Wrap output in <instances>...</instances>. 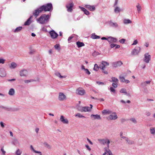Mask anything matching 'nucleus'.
Returning a JSON list of instances; mask_svg holds the SVG:
<instances>
[{
  "mask_svg": "<svg viewBox=\"0 0 155 155\" xmlns=\"http://www.w3.org/2000/svg\"><path fill=\"white\" fill-rule=\"evenodd\" d=\"M50 16L48 15L43 14L41 15L40 17L37 19L39 23L41 24H45L47 23L50 18Z\"/></svg>",
  "mask_w": 155,
  "mask_h": 155,
  "instance_id": "f257e3e1",
  "label": "nucleus"
},
{
  "mask_svg": "<svg viewBox=\"0 0 155 155\" xmlns=\"http://www.w3.org/2000/svg\"><path fill=\"white\" fill-rule=\"evenodd\" d=\"M40 7L42 11H50L53 9L52 5L51 3H48L46 5H43L41 6Z\"/></svg>",
  "mask_w": 155,
  "mask_h": 155,
  "instance_id": "f03ea898",
  "label": "nucleus"
},
{
  "mask_svg": "<svg viewBox=\"0 0 155 155\" xmlns=\"http://www.w3.org/2000/svg\"><path fill=\"white\" fill-rule=\"evenodd\" d=\"M97 140L101 144L109 145L110 143V140L107 138L98 139Z\"/></svg>",
  "mask_w": 155,
  "mask_h": 155,
  "instance_id": "7ed1b4c3",
  "label": "nucleus"
},
{
  "mask_svg": "<svg viewBox=\"0 0 155 155\" xmlns=\"http://www.w3.org/2000/svg\"><path fill=\"white\" fill-rule=\"evenodd\" d=\"M90 107H82L81 108H78V110L81 112H89L91 111L92 108L93 106L91 104L90 105Z\"/></svg>",
  "mask_w": 155,
  "mask_h": 155,
  "instance_id": "20e7f679",
  "label": "nucleus"
},
{
  "mask_svg": "<svg viewBox=\"0 0 155 155\" xmlns=\"http://www.w3.org/2000/svg\"><path fill=\"white\" fill-rule=\"evenodd\" d=\"M117 118L118 117L116 113L112 111L111 113L107 117V119L108 120H115L117 119Z\"/></svg>",
  "mask_w": 155,
  "mask_h": 155,
  "instance_id": "39448f33",
  "label": "nucleus"
},
{
  "mask_svg": "<svg viewBox=\"0 0 155 155\" xmlns=\"http://www.w3.org/2000/svg\"><path fill=\"white\" fill-rule=\"evenodd\" d=\"M76 93L82 96L85 94V91L82 88H79L77 89Z\"/></svg>",
  "mask_w": 155,
  "mask_h": 155,
  "instance_id": "423d86ee",
  "label": "nucleus"
},
{
  "mask_svg": "<svg viewBox=\"0 0 155 155\" xmlns=\"http://www.w3.org/2000/svg\"><path fill=\"white\" fill-rule=\"evenodd\" d=\"M140 48L139 47H136L132 51L131 54L132 55H136L138 54L140 52Z\"/></svg>",
  "mask_w": 155,
  "mask_h": 155,
  "instance_id": "0eeeda50",
  "label": "nucleus"
},
{
  "mask_svg": "<svg viewBox=\"0 0 155 155\" xmlns=\"http://www.w3.org/2000/svg\"><path fill=\"white\" fill-rule=\"evenodd\" d=\"M151 56L148 53H146L144 54L143 61L146 63H148L150 60Z\"/></svg>",
  "mask_w": 155,
  "mask_h": 155,
  "instance_id": "6e6552de",
  "label": "nucleus"
},
{
  "mask_svg": "<svg viewBox=\"0 0 155 155\" xmlns=\"http://www.w3.org/2000/svg\"><path fill=\"white\" fill-rule=\"evenodd\" d=\"M42 11L40 7L35 10L33 12V15L35 16L36 17H37L39 15L40 13L42 12Z\"/></svg>",
  "mask_w": 155,
  "mask_h": 155,
  "instance_id": "1a4fd4ad",
  "label": "nucleus"
},
{
  "mask_svg": "<svg viewBox=\"0 0 155 155\" xmlns=\"http://www.w3.org/2000/svg\"><path fill=\"white\" fill-rule=\"evenodd\" d=\"M58 99L60 101H64L66 99V96L64 93L60 92L59 94Z\"/></svg>",
  "mask_w": 155,
  "mask_h": 155,
  "instance_id": "9d476101",
  "label": "nucleus"
},
{
  "mask_svg": "<svg viewBox=\"0 0 155 155\" xmlns=\"http://www.w3.org/2000/svg\"><path fill=\"white\" fill-rule=\"evenodd\" d=\"M20 75L21 77H26L28 75V71L25 69H22L19 72Z\"/></svg>",
  "mask_w": 155,
  "mask_h": 155,
  "instance_id": "9b49d317",
  "label": "nucleus"
},
{
  "mask_svg": "<svg viewBox=\"0 0 155 155\" xmlns=\"http://www.w3.org/2000/svg\"><path fill=\"white\" fill-rule=\"evenodd\" d=\"M109 65V64L106 61H103L102 62L101 64L100 65L99 68L101 69L104 70L105 68V66H108Z\"/></svg>",
  "mask_w": 155,
  "mask_h": 155,
  "instance_id": "f8f14e48",
  "label": "nucleus"
},
{
  "mask_svg": "<svg viewBox=\"0 0 155 155\" xmlns=\"http://www.w3.org/2000/svg\"><path fill=\"white\" fill-rule=\"evenodd\" d=\"M109 25L112 28H117L119 27V25L117 22H113L111 21H110L109 23Z\"/></svg>",
  "mask_w": 155,
  "mask_h": 155,
  "instance_id": "ddd939ff",
  "label": "nucleus"
},
{
  "mask_svg": "<svg viewBox=\"0 0 155 155\" xmlns=\"http://www.w3.org/2000/svg\"><path fill=\"white\" fill-rule=\"evenodd\" d=\"M51 37L52 39H55L58 36V34L54 30H52L49 32Z\"/></svg>",
  "mask_w": 155,
  "mask_h": 155,
  "instance_id": "4468645a",
  "label": "nucleus"
},
{
  "mask_svg": "<svg viewBox=\"0 0 155 155\" xmlns=\"http://www.w3.org/2000/svg\"><path fill=\"white\" fill-rule=\"evenodd\" d=\"M117 41V39L112 37L110 36L108 38V41L110 43H116Z\"/></svg>",
  "mask_w": 155,
  "mask_h": 155,
  "instance_id": "2eb2a0df",
  "label": "nucleus"
},
{
  "mask_svg": "<svg viewBox=\"0 0 155 155\" xmlns=\"http://www.w3.org/2000/svg\"><path fill=\"white\" fill-rule=\"evenodd\" d=\"M122 64H123L121 61H118L113 62L112 64V65L113 67L116 68L121 66Z\"/></svg>",
  "mask_w": 155,
  "mask_h": 155,
  "instance_id": "dca6fc26",
  "label": "nucleus"
},
{
  "mask_svg": "<svg viewBox=\"0 0 155 155\" xmlns=\"http://www.w3.org/2000/svg\"><path fill=\"white\" fill-rule=\"evenodd\" d=\"M60 120L64 124H68L69 121L67 119H65L64 116L63 115L61 116Z\"/></svg>",
  "mask_w": 155,
  "mask_h": 155,
  "instance_id": "f3484780",
  "label": "nucleus"
},
{
  "mask_svg": "<svg viewBox=\"0 0 155 155\" xmlns=\"http://www.w3.org/2000/svg\"><path fill=\"white\" fill-rule=\"evenodd\" d=\"M74 4L73 3H70L66 5V8L68 12H71L72 10V8L73 7Z\"/></svg>",
  "mask_w": 155,
  "mask_h": 155,
  "instance_id": "a211bd4d",
  "label": "nucleus"
},
{
  "mask_svg": "<svg viewBox=\"0 0 155 155\" xmlns=\"http://www.w3.org/2000/svg\"><path fill=\"white\" fill-rule=\"evenodd\" d=\"M6 74L5 70L4 68H2L0 69V76L3 77L6 76Z\"/></svg>",
  "mask_w": 155,
  "mask_h": 155,
  "instance_id": "6ab92c4d",
  "label": "nucleus"
},
{
  "mask_svg": "<svg viewBox=\"0 0 155 155\" xmlns=\"http://www.w3.org/2000/svg\"><path fill=\"white\" fill-rule=\"evenodd\" d=\"M91 117L92 119L93 120H101V118L100 115H98L97 114H91Z\"/></svg>",
  "mask_w": 155,
  "mask_h": 155,
  "instance_id": "aec40b11",
  "label": "nucleus"
},
{
  "mask_svg": "<svg viewBox=\"0 0 155 155\" xmlns=\"http://www.w3.org/2000/svg\"><path fill=\"white\" fill-rule=\"evenodd\" d=\"M9 68L11 69H14L18 66L17 64L15 62H12L9 65Z\"/></svg>",
  "mask_w": 155,
  "mask_h": 155,
  "instance_id": "412c9836",
  "label": "nucleus"
},
{
  "mask_svg": "<svg viewBox=\"0 0 155 155\" xmlns=\"http://www.w3.org/2000/svg\"><path fill=\"white\" fill-rule=\"evenodd\" d=\"M123 22L124 24L127 25L131 24L132 21L129 19L124 18L123 20Z\"/></svg>",
  "mask_w": 155,
  "mask_h": 155,
  "instance_id": "4be33fe9",
  "label": "nucleus"
},
{
  "mask_svg": "<svg viewBox=\"0 0 155 155\" xmlns=\"http://www.w3.org/2000/svg\"><path fill=\"white\" fill-rule=\"evenodd\" d=\"M112 111L109 110H104L102 111V113L104 115L109 114L110 115Z\"/></svg>",
  "mask_w": 155,
  "mask_h": 155,
  "instance_id": "5701e85b",
  "label": "nucleus"
},
{
  "mask_svg": "<svg viewBox=\"0 0 155 155\" xmlns=\"http://www.w3.org/2000/svg\"><path fill=\"white\" fill-rule=\"evenodd\" d=\"M85 7L91 11H94L95 9V8L94 6H91L88 5H86Z\"/></svg>",
  "mask_w": 155,
  "mask_h": 155,
  "instance_id": "b1692460",
  "label": "nucleus"
},
{
  "mask_svg": "<svg viewBox=\"0 0 155 155\" xmlns=\"http://www.w3.org/2000/svg\"><path fill=\"white\" fill-rule=\"evenodd\" d=\"M32 18V16H31L30 17V18L27 20L25 23V25H29L30 24L31 21V20Z\"/></svg>",
  "mask_w": 155,
  "mask_h": 155,
  "instance_id": "393cba45",
  "label": "nucleus"
},
{
  "mask_svg": "<svg viewBox=\"0 0 155 155\" xmlns=\"http://www.w3.org/2000/svg\"><path fill=\"white\" fill-rule=\"evenodd\" d=\"M109 146H107V147L104 148L105 151H106L108 155H113L111 151L109 149Z\"/></svg>",
  "mask_w": 155,
  "mask_h": 155,
  "instance_id": "a878e982",
  "label": "nucleus"
},
{
  "mask_svg": "<svg viewBox=\"0 0 155 155\" xmlns=\"http://www.w3.org/2000/svg\"><path fill=\"white\" fill-rule=\"evenodd\" d=\"M79 8L81 9V10L84 12V14L87 15L89 14V12L85 9L84 8L79 6Z\"/></svg>",
  "mask_w": 155,
  "mask_h": 155,
  "instance_id": "bb28decb",
  "label": "nucleus"
},
{
  "mask_svg": "<svg viewBox=\"0 0 155 155\" xmlns=\"http://www.w3.org/2000/svg\"><path fill=\"white\" fill-rule=\"evenodd\" d=\"M12 144L14 145H18L20 144L18 140L16 139L13 140L12 142Z\"/></svg>",
  "mask_w": 155,
  "mask_h": 155,
  "instance_id": "cd10ccee",
  "label": "nucleus"
},
{
  "mask_svg": "<svg viewBox=\"0 0 155 155\" xmlns=\"http://www.w3.org/2000/svg\"><path fill=\"white\" fill-rule=\"evenodd\" d=\"M91 38L93 39H99L100 37L95 35L94 33H93L91 36Z\"/></svg>",
  "mask_w": 155,
  "mask_h": 155,
  "instance_id": "c85d7f7f",
  "label": "nucleus"
},
{
  "mask_svg": "<svg viewBox=\"0 0 155 155\" xmlns=\"http://www.w3.org/2000/svg\"><path fill=\"white\" fill-rule=\"evenodd\" d=\"M15 93V91L13 88L10 89L8 92V94L10 95H13Z\"/></svg>",
  "mask_w": 155,
  "mask_h": 155,
  "instance_id": "c756f323",
  "label": "nucleus"
},
{
  "mask_svg": "<svg viewBox=\"0 0 155 155\" xmlns=\"http://www.w3.org/2000/svg\"><path fill=\"white\" fill-rule=\"evenodd\" d=\"M22 27L21 26L18 27L14 30V32L15 33L18 32L22 30Z\"/></svg>",
  "mask_w": 155,
  "mask_h": 155,
  "instance_id": "7c9ffc66",
  "label": "nucleus"
},
{
  "mask_svg": "<svg viewBox=\"0 0 155 155\" xmlns=\"http://www.w3.org/2000/svg\"><path fill=\"white\" fill-rule=\"evenodd\" d=\"M76 44L78 48H80L84 45V44L82 42L78 41L76 42Z\"/></svg>",
  "mask_w": 155,
  "mask_h": 155,
  "instance_id": "2f4dec72",
  "label": "nucleus"
},
{
  "mask_svg": "<svg viewBox=\"0 0 155 155\" xmlns=\"http://www.w3.org/2000/svg\"><path fill=\"white\" fill-rule=\"evenodd\" d=\"M127 142V144L129 145H132L134 144V142L130 140L128 138H127V140L126 141Z\"/></svg>",
  "mask_w": 155,
  "mask_h": 155,
  "instance_id": "473e14b6",
  "label": "nucleus"
},
{
  "mask_svg": "<svg viewBox=\"0 0 155 155\" xmlns=\"http://www.w3.org/2000/svg\"><path fill=\"white\" fill-rule=\"evenodd\" d=\"M136 7L137 8V10L138 12L140 13L141 9V5L139 3H138L136 6Z\"/></svg>",
  "mask_w": 155,
  "mask_h": 155,
  "instance_id": "72a5a7b5",
  "label": "nucleus"
},
{
  "mask_svg": "<svg viewBox=\"0 0 155 155\" xmlns=\"http://www.w3.org/2000/svg\"><path fill=\"white\" fill-rule=\"evenodd\" d=\"M119 78L121 82L123 83L125 82L126 79H125L124 77V76L121 75H120L119 76Z\"/></svg>",
  "mask_w": 155,
  "mask_h": 155,
  "instance_id": "f704fd0d",
  "label": "nucleus"
},
{
  "mask_svg": "<svg viewBox=\"0 0 155 155\" xmlns=\"http://www.w3.org/2000/svg\"><path fill=\"white\" fill-rule=\"evenodd\" d=\"M121 9L120 8L118 7H116L114 10V11L116 13H119Z\"/></svg>",
  "mask_w": 155,
  "mask_h": 155,
  "instance_id": "c9c22d12",
  "label": "nucleus"
},
{
  "mask_svg": "<svg viewBox=\"0 0 155 155\" xmlns=\"http://www.w3.org/2000/svg\"><path fill=\"white\" fill-rule=\"evenodd\" d=\"M22 152L21 150L18 149L15 152V154L16 155H21L22 153Z\"/></svg>",
  "mask_w": 155,
  "mask_h": 155,
  "instance_id": "e433bc0d",
  "label": "nucleus"
},
{
  "mask_svg": "<svg viewBox=\"0 0 155 155\" xmlns=\"http://www.w3.org/2000/svg\"><path fill=\"white\" fill-rule=\"evenodd\" d=\"M55 75L59 77L60 78H65L66 77V76H61V74H60V73H59V72H56L55 73Z\"/></svg>",
  "mask_w": 155,
  "mask_h": 155,
  "instance_id": "4c0bfd02",
  "label": "nucleus"
},
{
  "mask_svg": "<svg viewBox=\"0 0 155 155\" xmlns=\"http://www.w3.org/2000/svg\"><path fill=\"white\" fill-rule=\"evenodd\" d=\"M112 81L114 82L115 83H118V79L114 77H112L111 78Z\"/></svg>",
  "mask_w": 155,
  "mask_h": 155,
  "instance_id": "58836bf2",
  "label": "nucleus"
},
{
  "mask_svg": "<svg viewBox=\"0 0 155 155\" xmlns=\"http://www.w3.org/2000/svg\"><path fill=\"white\" fill-rule=\"evenodd\" d=\"M99 68V67L98 66L97 64H95L94 68V70L95 71H97Z\"/></svg>",
  "mask_w": 155,
  "mask_h": 155,
  "instance_id": "ea45409f",
  "label": "nucleus"
},
{
  "mask_svg": "<svg viewBox=\"0 0 155 155\" xmlns=\"http://www.w3.org/2000/svg\"><path fill=\"white\" fill-rule=\"evenodd\" d=\"M5 59L3 58H0V64H3L5 63Z\"/></svg>",
  "mask_w": 155,
  "mask_h": 155,
  "instance_id": "a19ab883",
  "label": "nucleus"
},
{
  "mask_svg": "<svg viewBox=\"0 0 155 155\" xmlns=\"http://www.w3.org/2000/svg\"><path fill=\"white\" fill-rule=\"evenodd\" d=\"M75 117H78L79 118H85V117L79 113H77V114H75Z\"/></svg>",
  "mask_w": 155,
  "mask_h": 155,
  "instance_id": "79ce46f5",
  "label": "nucleus"
},
{
  "mask_svg": "<svg viewBox=\"0 0 155 155\" xmlns=\"http://www.w3.org/2000/svg\"><path fill=\"white\" fill-rule=\"evenodd\" d=\"M150 132L151 134H155V128H151L150 129Z\"/></svg>",
  "mask_w": 155,
  "mask_h": 155,
  "instance_id": "37998d69",
  "label": "nucleus"
},
{
  "mask_svg": "<svg viewBox=\"0 0 155 155\" xmlns=\"http://www.w3.org/2000/svg\"><path fill=\"white\" fill-rule=\"evenodd\" d=\"M31 148L33 151L36 153H39L40 154V155H42L41 154V152L40 151H37L35 150L33 148L32 146H31Z\"/></svg>",
  "mask_w": 155,
  "mask_h": 155,
  "instance_id": "c03bdc74",
  "label": "nucleus"
},
{
  "mask_svg": "<svg viewBox=\"0 0 155 155\" xmlns=\"http://www.w3.org/2000/svg\"><path fill=\"white\" fill-rule=\"evenodd\" d=\"M120 92L121 93H124L125 94H126L127 93L126 90V89L124 88L121 89L120 91Z\"/></svg>",
  "mask_w": 155,
  "mask_h": 155,
  "instance_id": "a18cd8bd",
  "label": "nucleus"
},
{
  "mask_svg": "<svg viewBox=\"0 0 155 155\" xmlns=\"http://www.w3.org/2000/svg\"><path fill=\"white\" fill-rule=\"evenodd\" d=\"M130 120L134 124H136L137 123V121L134 118L130 119Z\"/></svg>",
  "mask_w": 155,
  "mask_h": 155,
  "instance_id": "49530a36",
  "label": "nucleus"
},
{
  "mask_svg": "<svg viewBox=\"0 0 155 155\" xmlns=\"http://www.w3.org/2000/svg\"><path fill=\"white\" fill-rule=\"evenodd\" d=\"M59 45L58 44H57L55 45H54V48L58 50H60L59 48Z\"/></svg>",
  "mask_w": 155,
  "mask_h": 155,
  "instance_id": "de8ad7c7",
  "label": "nucleus"
},
{
  "mask_svg": "<svg viewBox=\"0 0 155 155\" xmlns=\"http://www.w3.org/2000/svg\"><path fill=\"white\" fill-rule=\"evenodd\" d=\"M125 41H126V40L125 39H124V38H122V39H120V40H119V41L120 43L123 44L124 43Z\"/></svg>",
  "mask_w": 155,
  "mask_h": 155,
  "instance_id": "09e8293b",
  "label": "nucleus"
},
{
  "mask_svg": "<svg viewBox=\"0 0 155 155\" xmlns=\"http://www.w3.org/2000/svg\"><path fill=\"white\" fill-rule=\"evenodd\" d=\"M96 83L97 84L99 85H104V83L102 82L101 81H96Z\"/></svg>",
  "mask_w": 155,
  "mask_h": 155,
  "instance_id": "8fccbe9b",
  "label": "nucleus"
},
{
  "mask_svg": "<svg viewBox=\"0 0 155 155\" xmlns=\"http://www.w3.org/2000/svg\"><path fill=\"white\" fill-rule=\"evenodd\" d=\"M141 85L142 87H146L147 86V84H146V83H145V82H142L141 84Z\"/></svg>",
  "mask_w": 155,
  "mask_h": 155,
  "instance_id": "3c124183",
  "label": "nucleus"
},
{
  "mask_svg": "<svg viewBox=\"0 0 155 155\" xmlns=\"http://www.w3.org/2000/svg\"><path fill=\"white\" fill-rule=\"evenodd\" d=\"M110 90L111 92H112L114 93H115V90L112 87H110Z\"/></svg>",
  "mask_w": 155,
  "mask_h": 155,
  "instance_id": "603ef678",
  "label": "nucleus"
},
{
  "mask_svg": "<svg viewBox=\"0 0 155 155\" xmlns=\"http://www.w3.org/2000/svg\"><path fill=\"white\" fill-rule=\"evenodd\" d=\"M137 43H138V41L137 40H136L134 41L133 43L132 44V45H137Z\"/></svg>",
  "mask_w": 155,
  "mask_h": 155,
  "instance_id": "864d4df0",
  "label": "nucleus"
},
{
  "mask_svg": "<svg viewBox=\"0 0 155 155\" xmlns=\"http://www.w3.org/2000/svg\"><path fill=\"white\" fill-rule=\"evenodd\" d=\"M1 150L2 153V155H5V151L4 150L3 147L2 148Z\"/></svg>",
  "mask_w": 155,
  "mask_h": 155,
  "instance_id": "5fc2aeb1",
  "label": "nucleus"
},
{
  "mask_svg": "<svg viewBox=\"0 0 155 155\" xmlns=\"http://www.w3.org/2000/svg\"><path fill=\"white\" fill-rule=\"evenodd\" d=\"M118 83H113L112 84V86L114 88H116L117 87V84Z\"/></svg>",
  "mask_w": 155,
  "mask_h": 155,
  "instance_id": "6e6d98bb",
  "label": "nucleus"
},
{
  "mask_svg": "<svg viewBox=\"0 0 155 155\" xmlns=\"http://www.w3.org/2000/svg\"><path fill=\"white\" fill-rule=\"evenodd\" d=\"M30 51L29 52V54H32L34 52V50L31 49V48H30Z\"/></svg>",
  "mask_w": 155,
  "mask_h": 155,
  "instance_id": "4d7b16f0",
  "label": "nucleus"
},
{
  "mask_svg": "<svg viewBox=\"0 0 155 155\" xmlns=\"http://www.w3.org/2000/svg\"><path fill=\"white\" fill-rule=\"evenodd\" d=\"M85 73L88 75H89L91 74L90 72L89 71L88 69H85Z\"/></svg>",
  "mask_w": 155,
  "mask_h": 155,
  "instance_id": "13d9d810",
  "label": "nucleus"
},
{
  "mask_svg": "<svg viewBox=\"0 0 155 155\" xmlns=\"http://www.w3.org/2000/svg\"><path fill=\"white\" fill-rule=\"evenodd\" d=\"M0 124L1 125V127L2 128H4L5 127L4 124L2 122H0Z\"/></svg>",
  "mask_w": 155,
  "mask_h": 155,
  "instance_id": "bf43d9fd",
  "label": "nucleus"
},
{
  "mask_svg": "<svg viewBox=\"0 0 155 155\" xmlns=\"http://www.w3.org/2000/svg\"><path fill=\"white\" fill-rule=\"evenodd\" d=\"M87 140L88 141V142L91 145H93V143L89 140V139L87 138Z\"/></svg>",
  "mask_w": 155,
  "mask_h": 155,
  "instance_id": "052dcab7",
  "label": "nucleus"
},
{
  "mask_svg": "<svg viewBox=\"0 0 155 155\" xmlns=\"http://www.w3.org/2000/svg\"><path fill=\"white\" fill-rule=\"evenodd\" d=\"M146 114L147 116H150L151 115V113L149 111H147L146 113Z\"/></svg>",
  "mask_w": 155,
  "mask_h": 155,
  "instance_id": "680f3d73",
  "label": "nucleus"
},
{
  "mask_svg": "<svg viewBox=\"0 0 155 155\" xmlns=\"http://www.w3.org/2000/svg\"><path fill=\"white\" fill-rule=\"evenodd\" d=\"M127 138H128V137H127L125 136H123L120 138L121 139H124L125 140V141H126V140H127Z\"/></svg>",
  "mask_w": 155,
  "mask_h": 155,
  "instance_id": "e2e57ef3",
  "label": "nucleus"
},
{
  "mask_svg": "<svg viewBox=\"0 0 155 155\" xmlns=\"http://www.w3.org/2000/svg\"><path fill=\"white\" fill-rule=\"evenodd\" d=\"M116 44H111L110 46L111 48H113L115 46Z\"/></svg>",
  "mask_w": 155,
  "mask_h": 155,
  "instance_id": "0e129e2a",
  "label": "nucleus"
},
{
  "mask_svg": "<svg viewBox=\"0 0 155 155\" xmlns=\"http://www.w3.org/2000/svg\"><path fill=\"white\" fill-rule=\"evenodd\" d=\"M73 38V36H71L69 37L68 39V41L69 42V43H70V42L69 41H71V40Z\"/></svg>",
  "mask_w": 155,
  "mask_h": 155,
  "instance_id": "69168bd1",
  "label": "nucleus"
},
{
  "mask_svg": "<svg viewBox=\"0 0 155 155\" xmlns=\"http://www.w3.org/2000/svg\"><path fill=\"white\" fill-rule=\"evenodd\" d=\"M39 130V128H36L35 129V131L36 133L38 134Z\"/></svg>",
  "mask_w": 155,
  "mask_h": 155,
  "instance_id": "338daca9",
  "label": "nucleus"
},
{
  "mask_svg": "<svg viewBox=\"0 0 155 155\" xmlns=\"http://www.w3.org/2000/svg\"><path fill=\"white\" fill-rule=\"evenodd\" d=\"M87 149L89 151L91 150V148L89 146H85Z\"/></svg>",
  "mask_w": 155,
  "mask_h": 155,
  "instance_id": "774afa93",
  "label": "nucleus"
}]
</instances>
